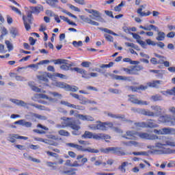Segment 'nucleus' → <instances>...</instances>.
<instances>
[{"label": "nucleus", "instance_id": "f03ea898", "mask_svg": "<svg viewBox=\"0 0 175 175\" xmlns=\"http://www.w3.org/2000/svg\"><path fill=\"white\" fill-rule=\"evenodd\" d=\"M61 120L63 121L62 122V125H57V128H71V129H73L72 135L75 136H79L81 133L79 131L81 127H80V125L76 124V122L73 121V118L64 116L61 118Z\"/></svg>", "mask_w": 175, "mask_h": 175}, {"label": "nucleus", "instance_id": "4d7b16f0", "mask_svg": "<svg viewBox=\"0 0 175 175\" xmlns=\"http://www.w3.org/2000/svg\"><path fill=\"white\" fill-rule=\"evenodd\" d=\"M28 159H30V161H31V162H35L36 163H40V160L33 158L31 156L28 157Z\"/></svg>", "mask_w": 175, "mask_h": 175}, {"label": "nucleus", "instance_id": "4be33fe9", "mask_svg": "<svg viewBox=\"0 0 175 175\" xmlns=\"http://www.w3.org/2000/svg\"><path fill=\"white\" fill-rule=\"evenodd\" d=\"M162 81H152L151 82H148L146 87H150V88H159Z\"/></svg>", "mask_w": 175, "mask_h": 175}, {"label": "nucleus", "instance_id": "de8ad7c7", "mask_svg": "<svg viewBox=\"0 0 175 175\" xmlns=\"http://www.w3.org/2000/svg\"><path fill=\"white\" fill-rule=\"evenodd\" d=\"M46 165L49 167H52V170H56L57 169V166L54 165H57V162L53 163L51 161H47L46 162Z\"/></svg>", "mask_w": 175, "mask_h": 175}, {"label": "nucleus", "instance_id": "13d9d810", "mask_svg": "<svg viewBox=\"0 0 175 175\" xmlns=\"http://www.w3.org/2000/svg\"><path fill=\"white\" fill-rule=\"evenodd\" d=\"M10 8H11L12 10H13L14 12H15L16 13H18V14H20L21 16V11H20L18 8L12 5H10Z\"/></svg>", "mask_w": 175, "mask_h": 175}, {"label": "nucleus", "instance_id": "680f3d73", "mask_svg": "<svg viewBox=\"0 0 175 175\" xmlns=\"http://www.w3.org/2000/svg\"><path fill=\"white\" fill-rule=\"evenodd\" d=\"M46 14H47V16H50L51 17H54L55 16V14L50 10H47L46 11Z\"/></svg>", "mask_w": 175, "mask_h": 175}, {"label": "nucleus", "instance_id": "7c9ffc66", "mask_svg": "<svg viewBox=\"0 0 175 175\" xmlns=\"http://www.w3.org/2000/svg\"><path fill=\"white\" fill-rule=\"evenodd\" d=\"M135 127H132V129H140V128H146V122H135L134 123Z\"/></svg>", "mask_w": 175, "mask_h": 175}, {"label": "nucleus", "instance_id": "ddd939ff", "mask_svg": "<svg viewBox=\"0 0 175 175\" xmlns=\"http://www.w3.org/2000/svg\"><path fill=\"white\" fill-rule=\"evenodd\" d=\"M72 70H75V72H77V73H81L82 75V77H84V79H90L91 77H96L98 76V73L96 72H91L90 74H85L87 73L85 70L79 68L77 67L74 68Z\"/></svg>", "mask_w": 175, "mask_h": 175}, {"label": "nucleus", "instance_id": "338daca9", "mask_svg": "<svg viewBox=\"0 0 175 175\" xmlns=\"http://www.w3.org/2000/svg\"><path fill=\"white\" fill-rule=\"evenodd\" d=\"M175 36V32L174 31H171L167 34V38H169L170 39H173Z\"/></svg>", "mask_w": 175, "mask_h": 175}, {"label": "nucleus", "instance_id": "09e8293b", "mask_svg": "<svg viewBox=\"0 0 175 175\" xmlns=\"http://www.w3.org/2000/svg\"><path fill=\"white\" fill-rule=\"evenodd\" d=\"M72 45L74 47H76L77 49H79V47H82L83 46V42L82 41H73L72 42Z\"/></svg>", "mask_w": 175, "mask_h": 175}, {"label": "nucleus", "instance_id": "f257e3e1", "mask_svg": "<svg viewBox=\"0 0 175 175\" xmlns=\"http://www.w3.org/2000/svg\"><path fill=\"white\" fill-rule=\"evenodd\" d=\"M122 137L127 139L128 140H137L138 137L144 139V140H158L159 139L158 136L154 134H148L147 133L137 132L135 131H127Z\"/></svg>", "mask_w": 175, "mask_h": 175}, {"label": "nucleus", "instance_id": "6e6d98bb", "mask_svg": "<svg viewBox=\"0 0 175 175\" xmlns=\"http://www.w3.org/2000/svg\"><path fill=\"white\" fill-rule=\"evenodd\" d=\"M68 6H69L70 9H71V10H74V12H80V9H79V8H77L73 5L69 4Z\"/></svg>", "mask_w": 175, "mask_h": 175}, {"label": "nucleus", "instance_id": "f3484780", "mask_svg": "<svg viewBox=\"0 0 175 175\" xmlns=\"http://www.w3.org/2000/svg\"><path fill=\"white\" fill-rule=\"evenodd\" d=\"M83 139H94V140H98V133H93L90 131H85L82 135Z\"/></svg>", "mask_w": 175, "mask_h": 175}, {"label": "nucleus", "instance_id": "ea45409f", "mask_svg": "<svg viewBox=\"0 0 175 175\" xmlns=\"http://www.w3.org/2000/svg\"><path fill=\"white\" fill-rule=\"evenodd\" d=\"M13 103H15L18 106H27V103L23 100H17V99H13L12 100Z\"/></svg>", "mask_w": 175, "mask_h": 175}, {"label": "nucleus", "instance_id": "dca6fc26", "mask_svg": "<svg viewBox=\"0 0 175 175\" xmlns=\"http://www.w3.org/2000/svg\"><path fill=\"white\" fill-rule=\"evenodd\" d=\"M58 0H46L47 5H49L51 8H55V9H59L63 13H68L66 10H64L62 8L58 6Z\"/></svg>", "mask_w": 175, "mask_h": 175}, {"label": "nucleus", "instance_id": "f8f14e48", "mask_svg": "<svg viewBox=\"0 0 175 175\" xmlns=\"http://www.w3.org/2000/svg\"><path fill=\"white\" fill-rule=\"evenodd\" d=\"M128 96L129 98V100L134 105H139L141 106H147L148 105V102L138 100L137 97L133 94H129Z\"/></svg>", "mask_w": 175, "mask_h": 175}, {"label": "nucleus", "instance_id": "20e7f679", "mask_svg": "<svg viewBox=\"0 0 175 175\" xmlns=\"http://www.w3.org/2000/svg\"><path fill=\"white\" fill-rule=\"evenodd\" d=\"M50 62H54L55 65H65L66 66L68 65V66H75L76 65L75 63L72 62H69L68 59H57L54 60H42L37 64V65H46L47 64H50ZM36 64H31L29 66H37Z\"/></svg>", "mask_w": 175, "mask_h": 175}, {"label": "nucleus", "instance_id": "4c0bfd02", "mask_svg": "<svg viewBox=\"0 0 175 175\" xmlns=\"http://www.w3.org/2000/svg\"><path fill=\"white\" fill-rule=\"evenodd\" d=\"M99 29H100V31H103L104 32H106V33H109L110 35H113V36H118V34L114 33V31H113L107 28L100 27Z\"/></svg>", "mask_w": 175, "mask_h": 175}, {"label": "nucleus", "instance_id": "0e129e2a", "mask_svg": "<svg viewBox=\"0 0 175 175\" xmlns=\"http://www.w3.org/2000/svg\"><path fill=\"white\" fill-rule=\"evenodd\" d=\"M125 46L127 47H131L132 49H136V45L131 42H125Z\"/></svg>", "mask_w": 175, "mask_h": 175}, {"label": "nucleus", "instance_id": "774afa93", "mask_svg": "<svg viewBox=\"0 0 175 175\" xmlns=\"http://www.w3.org/2000/svg\"><path fill=\"white\" fill-rule=\"evenodd\" d=\"M96 175H114V173L97 172Z\"/></svg>", "mask_w": 175, "mask_h": 175}, {"label": "nucleus", "instance_id": "412c9836", "mask_svg": "<svg viewBox=\"0 0 175 175\" xmlns=\"http://www.w3.org/2000/svg\"><path fill=\"white\" fill-rule=\"evenodd\" d=\"M107 116H108V117H110L111 118H115L116 120H121V121H128L126 120V118H125L124 115L113 114L112 113H108Z\"/></svg>", "mask_w": 175, "mask_h": 175}, {"label": "nucleus", "instance_id": "e433bc0d", "mask_svg": "<svg viewBox=\"0 0 175 175\" xmlns=\"http://www.w3.org/2000/svg\"><path fill=\"white\" fill-rule=\"evenodd\" d=\"M0 31L1 33V35L0 36V40H2V39H3V36L8 35V29L5 28V27H1Z\"/></svg>", "mask_w": 175, "mask_h": 175}, {"label": "nucleus", "instance_id": "4468645a", "mask_svg": "<svg viewBox=\"0 0 175 175\" xmlns=\"http://www.w3.org/2000/svg\"><path fill=\"white\" fill-rule=\"evenodd\" d=\"M175 129L172 128H163L161 129H154L153 130L154 133L156 135H170L172 132H174Z\"/></svg>", "mask_w": 175, "mask_h": 175}, {"label": "nucleus", "instance_id": "a19ab883", "mask_svg": "<svg viewBox=\"0 0 175 175\" xmlns=\"http://www.w3.org/2000/svg\"><path fill=\"white\" fill-rule=\"evenodd\" d=\"M124 62H129L131 65H139L140 63L139 61H133L130 58H124L123 59Z\"/></svg>", "mask_w": 175, "mask_h": 175}, {"label": "nucleus", "instance_id": "2eb2a0df", "mask_svg": "<svg viewBox=\"0 0 175 175\" xmlns=\"http://www.w3.org/2000/svg\"><path fill=\"white\" fill-rule=\"evenodd\" d=\"M16 139L28 140V137L18 135V134H9L8 141L10 143H16Z\"/></svg>", "mask_w": 175, "mask_h": 175}, {"label": "nucleus", "instance_id": "2f4dec72", "mask_svg": "<svg viewBox=\"0 0 175 175\" xmlns=\"http://www.w3.org/2000/svg\"><path fill=\"white\" fill-rule=\"evenodd\" d=\"M161 94L163 95H174V96H175V87L167 91H161Z\"/></svg>", "mask_w": 175, "mask_h": 175}, {"label": "nucleus", "instance_id": "b1692460", "mask_svg": "<svg viewBox=\"0 0 175 175\" xmlns=\"http://www.w3.org/2000/svg\"><path fill=\"white\" fill-rule=\"evenodd\" d=\"M129 88L133 92H137V91H140V90L146 91V90H147V88H148V86H144L143 85H140L139 87L130 86Z\"/></svg>", "mask_w": 175, "mask_h": 175}, {"label": "nucleus", "instance_id": "473e14b6", "mask_svg": "<svg viewBox=\"0 0 175 175\" xmlns=\"http://www.w3.org/2000/svg\"><path fill=\"white\" fill-rule=\"evenodd\" d=\"M10 33L12 35V38H16V36H20L18 33V29L16 27H12L10 30Z\"/></svg>", "mask_w": 175, "mask_h": 175}, {"label": "nucleus", "instance_id": "0eeeda50", "mask_svg": "<svg viewBox=\"0 0 175 175\" xmlns=\"http://www.w3.org/2000/svg\"><path fill=\"white\" fill-rule=\"evenodd\" d=\"M101 152L104 154H109V152H111L115 155H118V157H124V155H128V153L122 149V148L120 147H109L107 148H101L100 150Z\"/></svg>", "mask_w": 175, "mask_h": 175}, {"label": "nucleus", "instance_id": "6e6552de", "mask_svg": "<svg viewBox=\"0 0 175 175\" xmlns=\"http://www.w3.org/2000/svg\"><path fill=\"white\" fill-rule=\"evenodd\" d=\"M46 87H50V88H62L63 90H66L68 88V84L65 82H61V81H53V83H50V82H49V80L47 82H44L43 85H42V88H46Z\"/></svg>", "mask_w": 175, "mask_h": 175}, {"label": "nucleus", "instance_id": "c9c22d12", "mask_svg": "<svg viewBox=\"0 0 175 175\" xmlns=\"http://www.w3.org/2000/svg\"><path fill=\"white\" fill-rule=\"evenodd\" d=\"M80 159H81V165H84L85 163H87L88 159H87V158H84V155L82 154H79L78 156H77V161H80Z\"/></svg>", "mask_w": 175, "mask_h": 175}, {"label": "nucleus", "instance_id": "bb28decb", "mask_svg": "<svg viewBox=\"0 0 175 175\" xmlns=\"http://www.w3.org/2000/svg\"><path fill=\"white\" fill-rule=\"evenodd\" d=\"M110 139H111V137L107 134L98 133L97 140H105V142H107Z\"/></svg>", "mask_w": 175, "mask_h": 175}, {"label": "nucleus", "instance_id": "58836bf2", "mask_svg": "<svg viewBox=\"0 0 175 175\" xmlns=\"http://www.w3.org/2000/svg\"><path fill=\"white\" fill-rule=\"evenodd\" d=\"M31 10L33 13H40V12H43V7L42 5L33 7L31 8Z\"/></svg>", "mask_w": 175, "mask_h": 175}, {"label": "nucleus", "instance_id": "f704fd0d", "mask_svg": "<svg viewBox=\"0 0 175 175\" xmlns=\"http://www.w3.org/2000/svg\"><path fill=\"white\" fill-rule=\"evenodd\" d=\"M59 17H60L61 20H63V21H66L70 25H75V27L77 26V25L75 22L70 21V20L69 18H68L64 16H60Z\"/></svg>", "mask_w": 175, "mask_h": 175}, {"label": "nucleus", "instance_id": "9b49d317", "mask_svg": "<svg viewBox=\"0 0 175 175\" xmlns=\"http://www.w3.org/2000/svg\"><path fill=\"white\" fill-rule=\"evenodd\" d=\"M23 20L26 31L31 29V24H32V11L27 12V17L23 15Z\"/></svg>", "mask_w": 175, "mask_h": 175}, {"label": "nucleus", "instance_id": "bf43d9fd", "mask_svg": "<svg viewBox=\"0 0 175 175\" xmlns=\"http://www.w3.org/2000/svg\"><path fill=\"white\" fill-rule=\"evenodd\" d=\"M104 36H105L106 40H107L108 42H113V36H111L110 35H107V34H105Z\"/></svg>", "mask_w": 175, "mask_h": 175}, {"label": "nucleus", "instance_id": "49530a36", "mask_svg": "<svg viewBox=\"0 0 175 175\" xmlns=\"http://www.w3.org/2000/svg\"><path fill=\"white\" fill-rule=\"evenodd\" d=\"M79 90V88L77 86L72 87L70 85H67V89L66 91H72V92H76Z\"/></svg>", "mask_w": 175, "mask_h": 175}, {"label": "nucleus", "instance_id": "cd10ccee", "mask_svg": "<svg viewBox=\"0 0 175 175\" xmlns=\"http://www.w3.org/2000/svg\"><path fill=\"white\" fill-rule=\"evenodd\" d=\"M61 105H64V106H67V107H71L72 109H77V110H79L80 109V106L76 105L75 104H70V103L67 101L62 100L60 102Z\"/></svg>", "mask_w": 175, "mask_h": 175}, {"label": "nucleus", "instance_id": "1a4fd4ad", "mask_svg": "<svg viewBox=\"0 0 175 175\" xmlns=\"http://www.w3.org/2000/svg\"><path fill=\"white\" fill-rule=\"evenodd\" d=\"M47 139H42L40 137L34 138L36 142H41L42 143H45V144H49V146H56L55 142L54 140H57L58 138L55 135H46Z\"/></svg>", "mask_w": 175, "mask_h": 175}, {"label": "nucleus", "instance_id": "423d86ee", "mask_svg": "<svg viewBox=\"0 0 175 175\" xmlns=\"http://www.w3.org/2000/svg\"><path fill=\"white\" fill-rule=\"evenodd\" d=\"M66 146L70 148H75L77 151H81V152H90L91 154H98L99 152L98 149H94L91 147L84 148L83 146L75 143H67Z\"/></svg>", "mask_w": 175, "mask_h": 175}, {"label": "nucleus", "instance_id": "39448f33", "mask_svg": "<svg viewBox=\"0 0 175 175\" xmlns=\"http://www.w3.org/2000/svg\"><path fill=\"white\" fill-rule=\"evenodd\" d=\"M55 77L66 79V75L58 72L53 75L50 72H44L42 75L37 76V79L40 83H47L49 81V79H55Z\"/></svg>", "mask_w": 175, "mask_h": 175}, {"label": "nucleus", "instance_id": "393cba45", "mask_svg": "<svg viewBox=\"0 0 175 175\" xmlns=\"http://www.w3.org/2000/svg\"><path fill=\"white\" fill-rule=\"evenodd\" d=\"M157 36L156 37V40H158L159 42H162L165 40V38H166V34L163 31H160L159 29L157 28Z\"/></svg>", "mask_w": 175, "mask_h": 175}, {"label": "nucleus", "instance_id": "37998d69", "mask_svg": "<svg viewBox=\"0 0 175 175\" xmlns=\"http://www.w3.org/2000/svg\"><path fill=\"white\" fill-rule=\"evenodd\" d=\"M128 165V162L125 161L123 162L120 166H119L118 169L120 170L122 173H125L126 172V170L125 169V167Z\"/></svg>", "mask_w": 175, "mask_h": 175}, {"label": "nucleus", "instance_id": "a18cd8bd", "mask_svg": "<svg viewBox=\"0 0 175 175\" xmlns=\"http://www.w3.org/2000/svg\"><path fill=\"white\" fill-rule=\"evenodd\" d=\"M151 99L154 100V102H158V100H162V96L159 94H155L151 96Z\"/></svg>", "mask_w": 175, "mask_h": 175}, {"label": "nucleus", "instance_id": "c85d7f7f", "mask_svg": "<svg viewBox=\"0 0 175 175\" xmlns=\"http://www.w3.org/2000/svg\"><path fill=\"white\" fill-rule=\"evenodd\" d=\"M141 114L147 116L148 117H155V113L145 109H141Z\"/></svg>", "mask_w": 175, "mask_h": 175}, {"label": "nucleus", "instance_id": "e2e57ef3", "mask_svg": "<svg viewBox=\"0 0 175 175\" xmlns=\"http://www.w3.org/2000/svg\"><path fill=\"white\" fill-rule=\"evenodd\" d=\"M68 154L69 155V157H70V158H76L77 155L76 153L73 151H68Z\"/></svg>", "mask_w": 175, "mask_h": 175}, {"label": "nucleus", "instance_id": "c03bdc74", "mask_svg": "<svg viewBox=\"0 0 175 175\" xmlns=\"http://www.w3.org/2000/svg\"><path fill=\"white\" fill-rule=\"evenodd\" d=\"M105 68H110V66H100V68H95L93 72H98V73H105Z\"/></svg>", "mask_w": 175, "mask_h": 175}, {"label": "nucleus", "instance_id": "7ed1b4c3", "mask_svg": "<svg viewBox=\"0 0 175 175\" xmlns=\"http://www.w3.org/2000/svg\"><path fill=\"white\" fill-rule=\"evenodd\" d=\"M114 126L113 122H101L96 121V124H90L89 125L90 129L92 131H102L105 132L106 131H109V129H111Z\"/></svg>", "mask_w": 175, "mask_h": 175}, {"label": "nucleus", "instance_id": "79ce46f5", "mask_svg": "<svg viewBox=\"0 0 175 175\" xmlns=\"http://www.w3.org/2000/svg\"><path fill=\"white\" fill-rule=\"evenodd\" d=\"M58 133L60 136H65L66 137L70 136V133L66 130H60L58 131Z\"/></svg>", "mask_w": 175, "mask_h": 175}, {"label": "nucleus", "instance_id": "8fccbe9b", "mask_svg": "<svg viewBox=\"0 0 175 175\" xmlns=\"http://www.w3.org/2000/svg\"><path fill=\"white\" fill-rule=\"evenodd\" d=\"M5 43L8 49V51H12L13 50V44L9 40H5Z\"/></svg>", "mask_w": 175, "mask_h": 175}, {"label": "nucleus", "instance_id": "a211bd4d", "mask_svg": "<svg viewBox=\"0 0 175 175\" xmlns=\"http://www.w3.org/2000/svg\"><path fill=\"white\" fill-rule=\"evenodd\" d=\"M75 117L79 118V120H81L82 121H95L94 117L88 115L75 114Z\"/></svg>", "mask_w": 175, "mask_h": 175}, {"label": "nucleus", "instance_id": "3c124183", "mask_svg": "<svg viewBox=\"0 0 175 175\" xmlns=\"http://www.w3.org/2000/svg\"><path fill=\"white\" fill-rule=\"evenodd\" d=\"M151 29H154V31H158V27L153 25H150L147 27H145V31H151Z\"/></svg>", "mask_w": 175, "mask_h": 175}, {"label": "nucleus", "instance_id": "052dcab7", "mask_svg": "<svg viewBox=\"0 0 175 175\" xmlns=\"http://www.w3.org/2000/svg\"><path fill=\"white\" fill-rule=\"evenodd\" d=\"M146 43L149 46H157V43H155V42H154L150 39L146 40Z\"/></svg>", "mask_w": 175, "mask_h": 175}, {"label": "nucleus", "instance_id": "864d4df0", "mask_svg": "<svg viewBox=\"0 0 175 175\" xmlns=\"http://www.w3.org/2000/svg\"><path fill=\"white\" fill-rule=\"evenodd\" d=\"M92 14L96 18H98L100 17V13H99L98 11L93 10Z\"/></svg>", "mask_w": 175, "mask_h": 175}, {"label": "nucleus", "instance_id": "aec40b11", "mask_svg": "<svg viewBox=\"0 0 175 175\" xmlns=\"http://www.w3.org/2000/svg\"><path fill=\"white\" fill-rule=\"evenodd\" d=\"M145 6L146 5H142L139 6V8H138L137 10V14H139L141 17H146L151 14V12L150 11H148L146 13L143 12V9H144Z\"/></svg>", "mask_w": 175, "mask_h": 175}, {"label": "nucleus", "instance_id": "603ef678", "mask_svg": "<svg viewBox=\"0 0 175 175\" xmlns=\"http://www.w3.org/2000/svg\"><path fill=\"white\" fill-rule=\"evenodd\" d=\"M131 35L133 36V38L137 40V42L139 43L142 40V37L139 36L136 33H131Z\"/></svg>", "mask_w": 175, "mask_h": 175}, {"label": "nucleus", "instance_id": "69168bd1", "mask_svg": "<svg viewBox=\"0 0 175 175\" xmlns=\"http://www.w3.org/2000/svg\"><path fill=\"white\" fill-rule=\"evenodd\" d=\"M114 79L116 80H126V77H122L121 75H116L114 77Z\"/></svg>", "mask_w": 175, "mask_h": 175}, {"label": "nucleus", "instance_id": "72a5a7b5", "mask_svg": "<svg viewBox=\"0 0 175 175\" xmlns=\"http://www.w3.org/2000/svg\"><path fill=\"white\" fill-rule=\"evenodd\" d=\"M84 22L87 23L88 24H91L92 25H95L96 27H98L99 25V23L92 21L88 17L85 18Z\"/></svg>", "mask_w": 175, "mask_h": 175}, {"label": "nucleus", "instance_id": "a878e982", "mask_svg": "<svg viewBox=\"0 0 175 175\" xmlns=\"http://www.w3.org/2000/svg\"><path fill=\"white\" fill-rule=\"evenodd\" d=\"M150 72L154 73L156 75V77L158 79H162L163 77V75H165V70H150Z\"/></svg>", "mask_w": 175, "mask_h": 175}, {"label": "nucleus", "instance_id": "5fc2aeb1", "mask_svg": "<svg viewBox=\"0 0 175 175\" xmlns=\"http://www.w3.org/2000/svg\"><path fill=\"white\" fill-rule=\"evenodd\" d=\"M46 154H47V155H49V157H54L55 158H57L58 157V154H57L55 152L47 151Z\"/></svg>", "mask_w": 175, "mask_h": 175}, {"label": "nucleus", "instance_id": "6ab92c4d", "mask_svg": "<svg viewBox=\"0 0 175 175\" xmlns=\"http://www.w3.org/2000/svg\"><path fill=\"white\" fill-rule=\"evenodd\" d=\"M14 125H22V126H25L26 128H31L32 126V123L31 122H27L25 120H19L14 122Z\"/></svg>", "mask_w": 175, "mask_h": 175}, {"label": "nucleus", "instance_id": "c756f323", "mask_svg": "<svg viewBox=\"0 0 175 175\" xmlns=\"http://www.w3.org/2000/svg\"><path fill=\"white\" fill-rule=\"evenodd\" d=\"M152 110L155 111V116H161L162 114V108L161 107L156 105V106H152L151 107Z\"/></svg>", "mask_w": 175, "mask_h": 175}, {"label": "nucleus", "instance_id": "5701e85b", "mask_svg": "<svg viewBox=\"0 0 175 175\" xmlns=\"http://www.w3.org/2000/svg\"><path fill=\"white\" fill-rule=\"evenodd\" d=\"M159 125L157 124L154 120H148L147 122H146L145 128H158Z\"/></svg>", "mask_w": 175, "mask_h": 175}, {"label": "nucleus", "instance_id": "9d476101", "mask_svg": "<svg viewBox=\"0 0 175 175\" xmlns=\"http://www.w3.org/2000/svg\"><path fill=\"white\" fill-rule=\"evenodd\" d=\"M163 142L162 143H157L156 147H158L159 148H162L163 146H170V147H175V142L174 139L172 138H166V137H163Z\"/></svg>", "mask_w": 175, "mask_h": 175}]
</instances>
